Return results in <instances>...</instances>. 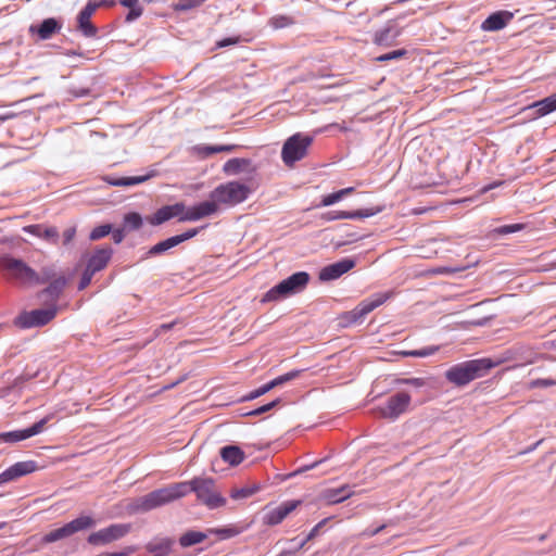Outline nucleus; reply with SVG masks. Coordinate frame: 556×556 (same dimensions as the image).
<instances>
[{
  "label": "nucleus",
  "instance_id": "1",
  "mask_svg": "<svg viewBox=\"0 0 556 556\" xmlns=\"http://www.w3.org/2000/svg\"><path fill=\"white\" fill-rule=\"evenodd\" d=\"M190 492H194L198 501L210 509H215L226 504V498L216 490L214 479L195 477L190 481L172 483L138 497L134 502V509L136 511H149L179 500Z\"/></svg>",
  "mask_w": 556,
  "mask_h": 556
},
{
  "label": "nucleus",
  "instance_id": "2",
  "mask_svg": "<svg viewBox=\"0 0 556 556\" xmlns=\"http://www.w3.org/2000/svg\"><path fill=\"white\" fill-rule=\"evenodd\" d=\"M0 274L8 281L27 287L46 283L52 278L50 268H42L40 273H37L23 260L15 258L10 254L0 256Z\"/></svg>",
  "mask_w": 556,
  "mask_h": 556
},
{
  "label": "nucleus",
  "instance_id": "3",
  "mask_svg": "<svg viewBox=\"0 0 556 556\" xmlns=\"http://www.w3.org/2000/svg\"><path fill=\"white\" fill-rule=\"evenodd\" d=\"M495 365L490 358L466 361L450 367L445 371V379L456 387H464L486 375Z\"/></svg>",
  "mask_w": 556,
  "mask_h": 556
},
{
  "label": "nucleus",
  "instance_id": "4",
  "mask_svg": "<svg viewBox=\"0 0 556 556\" xmlns=\"http://www.w3.org/2000/svg\"><path fill=\"white\" fill-rule=\"evenodd\" d=\"M309 281V275L306 271H298L278 285L269 289L262 298V303L276 302L293 293L304 290Z\"/></svg>",
  "mask_w": 556,
  "mask_h": 556
},
{
  "label": "nucleus",
  "instance_id": "5",
  "mask_svg": "<svg viewBox=\"0 0 556 556\" xmlns=\"http://www.w3.org/2000/svg\"><path fill=\"white\" fill-rule=\"evenodd\" d=\"M251 193V188L239 181H228L217 186L210 194L217 204L235 206L245 201Z\"/></svg>",
  "mask_w": 556,
  "mask_h": 556
},
{
  "label": "nucleus",
  "instance_id": "6",
  "mask_svg": "<svg viewBox=\"0 0 556 556\" xmlns=\"http://www.w3.org/2000/svg\"><path fill=\"white\" fill-rule=\"evenodd\" d=\"M313 138L298 132L286 140L281 150V159L287 166H293L307 155Z\"/></svg>",
  "mask_w": 556,
  "mask_h": 556
},
{
  "label": "nucleus",
  "instance_id": "7",
  "mask_svg": "<svg viewBox=\"0 0 556 556\" xmlns=\"http://www.w3.org/2000/svg\"><path fill=\"white\" fill-rule=\"evenodd\" d=\"M412 402V397L407 392H397L391 395L383 406L378 407L380 417L395 420L402 414L406 413Z\"/></svg>",
  "mask_w": 556,
  "mask_h": 556
},
{
  "label": "nucleus",
  "instance_id": "8",
  "mask_svg": "<svg viewBox=\"0 0 556 556\" xmlns=\"http://www.w3.org/2000/svg\"><path fill=\"white\" fill-rule=\"evenodd\" d=\"M301 503L299 500H292L283 502L274 508L266 506L264 508L263 523L270 527L281 523Z\"/></svg>",
  "mask_w": 556,
  "mask_h": 556
},
{
  "label": "nucleus",
  "instance_id": "9",
  "mask_svg": "<svg viewBox=\"0 0 556 556\" xmlns=\"http://www.w3.org/2000/svg\"><path fill=\"white\" fill-rule=\"evenodd\" d=\"M394 292L393 291H386V292H379L375 293L371 296L359 302L352 311L351 315L354 320L364 318L366 315L371 313L377 307L384 304L388 300L393 298Z\"/></svg>",
  "mask_w": 556,
  "mask_h": 556
},
{
  "label": "nucleus",
  "instance_id": "10",
  "mask_svg": "<svg viewBox=\"0 0 556 556\" xmlns=\"http://www.w3.org/2000/svg\"><path fill=\"white\" fill-rule=\"evenodd\" d=\"M128 525H111L91 533L88 536V543L91 545H104L123 538L129 531Z\"/></svg>",
  "mask_w": 556,
  "mask_h": 556
},
{
  "label": "nucleus",
  "instance_id": "11",
  "mask_svg": "<svg viewBox=\"0 0 556 556\" xmlns=\"http://www.w3.org/2000/svg\"><path fill=\"white\" fill-rule=\"evenodd\" d=\"M53 417V414H49L27 429L2 432L0 433V440L9 443H15L31 438L41 433L45 426L52 420Z\"/></svg>",
  "mask_w": 556,
  "mask_h": 556
},
{
  "label": "nucleus",
  "instance_id": "12",
  "mask_svg": "<svg viewBox=\"0 0 556 556\" xmlns=\"http://www.w3.org/2000/svg\"><path fill=\"white\" fill-rule=\"evenodd\" d=\"M218 211V204L215 200L211 199L208 201H204L193 205L186 211H184L182 216H180L179 220L181 222H195L206 216L213 215Z\"/></svg>",
  "mask_w": 556,
  "mask_h": 556
},
{
  "label": "nucleus",
  "instance_id": "13",
  "mask_svg": "<svg viewBox=\"0 0 556 556\" xmlns=\"http://www.w3.org/2000/svg\"><path fill=\"white\" fill-rule=\"evenodd\" d=\"M102 3L89 1L86 7L79 12L77 16L78 29L86 37H94L97 35V27L91 23V16Z\"/></svg>",
  "mask_w": 556,
  "mask_h": 556
},
{
  "label": "nucleus",
  "instance_id": "14",
  "mask_svg": "<svg viewBox=\"0 0 556 556\" xmlns=\"http://www.w3.org/2000/svg\"><path fill=\"white\" fill-rule=\"evenodd\" d=\"M37 470L34 460L17 462L0 473V484L16 480Z\"/></svg>",
  "mask_w": 556,
  "mask_h": 556
},
{
  "label": "nucleus",
  "instance_id": "15",
  "mask_svg": "<svg viewBox=\"0 0 556 556\" xmlns=\"http://www.w3.org/2000/svg\"><path fill=\"white\" fill-rule=\"evenodd\" d=\"M355 262L351 258H343L337 263L325 266L319 271L321 281H330L340 278L343 274L354 268Z\"/></svg>",
  "mask_w": 556,
  "mask_h": 556
},
{
  "label": "nucleus",
  "instance_id": "16",
  "mask_svg": "<svg viewBox=\"0 0 556 556\" xmlns=\"http://www.w3.org/2000/svg\"><path fill=\"white\" fill-rule=\"evenodd\" d=\"M62 28V23L54 18L49 17L43 20L38 25H30L29 27V34L34 35L36 34L40 40H48L50 39L54 34L59 33Z\"/></svg>",
  "mask_w": 556,
  "mask_h": 556
},
{
  "label": "nucleus",
  "instance_id": "17",
  "mask_svg": "<svg viewBox=\"0 0 556 556\" xmlns=\"http://www.w3.org/2000/svg\"><path fill=\"white\" fill-rule=\"evenodd\" d=\"M381 208H365V210H357L353 212L348 211H330L327 213H324L321 215V219L326 222L337 220V219H357V218H364V217H370L379 213Z\"/></svg>",
  "mask_w": 556,
  "mask_h": 556
},
{
  "label": "nucleus",
  "instance_id": "18",
  "mask_svg": "<svg viewBox=\"0 0 556 556\" xmlns=\"http://www.w3.org/2000/svg\"><path fill=\"white\" fill-rule=\"evenodd\" d=\"M58 308L55 304L47 308L34 309L27 314L25 326L38 327L50 323L56 315Z\"/></svg>",
  "mask_w": 556,
  "mask_h": 556
},
{
  "label": "nucleus",
  "instance_id": "19",
  "mask_svg": "<svg viewBox=\"0 0 556 556\" xmlns=\"http://www.w3.org/2000/svg\"><path fill=\"white\" fill-rule=\"evenodd\" d=\"M185 211L182 203H176L174 205H166L159 208L153 216L150 217L149 222L152 225H161L173 217L179 216Z\"/></svg>",
  "mask_w": 556,
  "mask_h": 556
},
{
  "label": "nucleus",
  "instance_id": "20",
  "mask_svg": "<svg viewBox=\"0 0 556 556\" xmlns=\"http://www.w3.org/2000/svg\"><path fill=\"white\" fill-rule=\"evenodd\" d=\"M153 176H154V173L151 172V173H148V174H144V175L127 176V177H115V176H112V175H106L102 179H103V181H105L110 186L131 187V186H136V185H139V184L146 182L147 180H149Z\"/></svg>",
  "mask_w": 556,
  "mask_h": 556
},
{
  "label": "nucleus",
  "instance_id": "21",
  "mask_svg": "<svg viewBox=\"0 0 556 556\" xmlns=\"http://www.w3.org/2000/svg\"><path fill=\"white\" fill-rule=\"evenodd\" d=\"M23 231L42 238L53 244H56L59 241V231L52 226L48 227L41 224L28 225L23 228Z\"/></svg>",
  "mask_w": 556,
  "mask_h": 556
},
{
  "label": "nucleus",
  "instance_id": "22",
  "mask_svg": "<svg viewBox=\"0 0 556 556\" xmlns=\"http://www.w3.org/2000/svg\"><path fill=\"white\" fill-rule=\"evenodd\" d=\"M513 13L508 11H498L491 14L481 25V28L486 31H495L504 28L506 24L513 18Z\"/></svg>",
  "mask_w": 556,
  "mask_h": 556
},
{
  "label": "nucleus",
  "instance_id": "23",
  "mask_svg": "<svg viewBox=\"0 0 556 556\" xmlns=\"http://www.w3.org/2000/svg\"><path fill=\"white\" fill-rule=\"evenodd\" d=\"M112 253L113 251L109 247L96 250L94 253L90 256L86 268L94 274L102 270L106 267L109 261L111 260Z\"/></svg>",
  "mask_w": 556,
  "mask_h": 556
},
{
  "label": "nucleus",
  "instance_id": "24",
  "mask_svg": "<svg viewBox=\"0 0 556 556\" xmlns=\"http://www.w3.org/2000/svg\"><path fill=\"white\" fill-rule=\"evenodd\" d=\"M52 278L49 279L50 285L40 292V296H48L52 302H55L66 286V279L63 276L54 277V273L51 269Z\"/></svg>",
  "mask_w": 556,
  "mask_h": 556
},
{
  "label": "nucleus",
  "instance_id": "25",
  "mask_svg": "<svg viewBox=\"0 0 556 556\" xmlns=\"http://www.w3.org/2000/svg\"><path fill=\"white\" fill-rule=\"evenodd\" d=\"M238 148L237 144H220V146H195L193 148L194 153L201 157L206 159L215 153L220 152H232Z\"/></svg>",
  "mask_w": 556,
  "mask_h": 556
},
{
  "label": "nucleus",
  "instance_id": "26",
  "mask_svg": "<svg viewBox=\"0 0 556 556\" xmlns=\"http://www.w3.org/2000/svg\"><path fill=\"white\" fill-rule=\"evenodd\" d=\"M220 457L229 465L237 466L243 462L244 453L236 445H227L220 450Z\"/></svg>",
  "mask_w": 556,
  "mask_h": 556
},
{
  "label": "nucleus",
  "instance_id": "27",
  "mask_svg": "<svg viewBox=\"0 0 556 556\" xmlns=\"http://www.w3.org/2000/svg\"><path fill=\"white\" fill-rule=\"evenodd\" d=\"M251 166V161L248 159H230L224 166L223 172L227 175H238L239 173L247 170Z\"/></svg>",
  "mask_w": 556,
  "mask_h": 556
},
{
  "label": "nucleus",
  "instance_id": "28",
  "mask_svg": "<svg viewBox=\"0 0 556 556\" xmlns=\"http://www.w3.org/2000/svg\"><path fill=\"white\" fill-rule=\"evenodd\" d=\"M206 538L207 535L201 531L190 530L179 538V544L182 547H189L202 543Z\"/></svg>",
  "mask_w": 556,
  "mask_h": 556
},
{
  "label": "nucleus",
  "instance_id": "29",
  "mask_svg": "<svg viewBox=\"0 0 556 556\" xmlns=\"http://www.w3.org/2000/svg\"><path fill=\"white\" fill-rule=\"evenodd\" d=\"M353 492L351 491L349 485H343L337 489H330L326 493V498L329 503H340L349 497H351Z\"/></svg>",
  "mask_w": 556,
  "mask_h": 556
},
{
  "label": "nucleus",
  "instance_id": "30",
  "mask_svg": "<svg viewBox=\"0 0 556 556\" xmlns=\"http://www.w3.org/2000/svg\"><path fill=\"white\" fill-rule=\"evenodd\" d=\"M533 108H536L539 116L547 115L556 110V92L543 100L535 102Z\"/></svg>",
  "mask_w": 556,
  "mask_h": 556
},
{
  "label": "nucleus",
  "instance_id": "31",
  "mask_svg": "<svg viewBox=\"0 0 556 556\" xmlns=\"http://www.w3.org/2000/svg\"><path fill=\"white\" fill-rule=\"evenodd\" d=\"M397 33L392 29V27H384L378 31H376L374 37V42L379 46H389L396 38Z\"/></svg>",
  "mask_w": 556,
  "mask_h": 556
},
{
  "label": "nucleus",
  "instance_id": "32",
  "mask_svg": "<svg viewBox=\"0 0 556 556\" xmlns=\"http://www.w3.org/2000/svg\"><path fill=\"white\" fill-rule=\"evenodd\" d=\"M71 535H73L72 530L70 528V525L66 523L63 527L54 529V530L50 531L49 533H47L43 538V541L46 543H52V542H56L59 540L68 538Z\"/></svg>",
  "mask_w": 556,
  "mask_h": 556
},
{
  "label": "nucleus",
  "instance_id": "33",
  "mask_svg": "<svg viewBox=\"0 0 556 556\" xmlns=\"http://www.w3.org/2000/svg\"><path fill=\"white\" fill-rule=\"evenodd\" d=\"M96 521L90 516H80L68 522L72 533L83 531L93 527Z\"/></svg>",
  "mask_w": 556,
  "mask_h": 556
},
{
  "label": "nucleus",
  "instance_id": "34",
  "mask_svg": "<svg viewBox=\"0 0 556 556\" xmlns=\"http://www.w3.org/2000/svg\"><path fill=\"white\" fill-rule=\"evenodd\" d=\"M268 24L274 29H280V28H286V27L294 25L295 21L292 16L278 14V15L270 17L268 21Z\"/></svg>",
  "mask_w": 556,
  "mask_h": 556
},
{
  "label": "nucleus",
  "instance_id": "35",
  "mask_svg": "<svg viewBox=\"0 0 556 556\" xmlns=\"http://www.w3.org/2000/svg\"><path fill=\"white\" fill-rule=\"evenodd\" d=\"M142 226V217L139 213L131 212L124 216V228L128 231L137 230Z\"/></svg>",
  "mask_w": 556,
  "mask_h": 556
},
{
  "label": "nucleus",
  "instance_id": "36",
  "mask_svg": "<svg viewBox=\"0 0 556 556\" xmlns=\"http://www.w3.org/2000/svg\"><path fill=\"white\" fill-rule=\"evenodd\" d=\"M176 245H178V244H177V242H176L175 237H170V238H168V239H166V240H163V241H161V242L156 243L155 245H153V247L149 250L148 254H149V255H156V254H161V253H164V252H166L167 250H169V249H172V248H174V247H176Z\"/></svg>",
  "mask_w": 556,
  "mask_h": 556
},
{
  "label": "nucleus",
  "instance_id": "37",
  "mask_svg": "<svg viewBox=\"0 0 556 556\" xmlns=\"http://www.w3.org/2000/svg\"><path fill=\"white\" fill-rule=\"evenodd\" d=\"M438 351H439V346L431 345V346L422 348L420 350L404 351V352H401V354L403 356H409V357H427V356L433 355Z\"/></svg>",
  "mask_w": 556,
  "mask_h": 556
},
{
  "label": "nucleus",
  "instance_id": "38",
  "mask_svg": "<svg viewBox=\"0 0 556 556\" xmlns=\"http://www.w3.org/2000/svg\"><path fill=\"white\" fill-rule=\"evenodd\" d=\"M206 0H177L173 4L175 11H188L200 7Z\"/></svg>",
  "mask_w": 556,
  "mask_h": 556
},
{
  "label": "nucleus",
  "instance_id": "39",
  "mask_svg": "<svg viewBox=\"0 0 556 556\" xmlns=\"http://www.w3.org/2000/svg\"><path fill=\"white\" fill-rule=\"evenodd\" d=\"M302 370H291L285 375H281L275 379H273L270 382L274 384V388L278 387V386H281L286 382H289L298 377H300Z\"/></svg>",
  "mask_w": 556,
  "mask_h": 556
},
{
  "label": "nucleus",
  "instance_id": "40",
  "mask_svg": "<svg viewBox=\"0 0 556 556\" xmlns=\"http://www.w3.org/2000/svg\"><path fill=\"white\" fill-rule=\"evenodd\" d=\"M112 231V227L109 224L100 225L92 229V231L89 235L90 240L96 241L101 238H104Z\"/></svg>",
  "mask_w": 556,
  "mask_h": 556
},
{
  "label": "nucleus",
  "instance_id": "41",
  "mask_svg": "<svg viewBox=\"0 0 556 556\" xmlns=\"http://www.w3.org/2000/svg\"><path fill=\"white\" fill-rule=\"evenodd\" d=\"M257 490H258V488H241V489H233V490L230 492V496H231V498H233V500L247 498V497H249V496L253 495Z\"/></svg>",
  "mask_w": 556,
  "mask_h": 556
},
{
  "label": "nucleus",
  "instance_id": "42",
  "mask_svg": "<svg viewBox=\"0 0 556 556\" xmlns=\"http://www.w3.org/2000/svg\"><path fill=\"white\" fill-rule=\"evenodd\" d=\"M407 51L405 49L394 50L384 54H381L376 58L378 62H388L392 60H397L406 55Z\"/></svg>",
  "mask_w": 556,
  "mask_h": 556
},
{
  "label": "nucleus",
  "instance_id": "43",
  "mask_svg": "<svg viewBox=\"0 0 556 556\" xmlns=\"http://www.w3.org/2000/svg\"><path fill=\"white\" fill-rule=\"evenodd\" d=\"M525 228L523 224H511V225H504L495 229V232L502 236L509 235L513 232L520 231Z\"/></svg>",
  "mask_w": 556,
  "mask_h": 556
},
{
  "label": "nucleus",
  "instance_id": "44",
  "mask_svg": "<svg viewBox=\"0 0 556 556\" xmlns=\"http://www.w3.org/2000/svg\"><path fill=\"white\" fill-rule=\"evenodd\" d=\"M271 389H274V384L269 381V382L265 383L264 386L257 388L256 390L252 391L249 395L245 396V400H253L258 396H262L265 393H267L268 391H270Z\"/></svg>",
  "mask_w": 556,
  "mask_h": 556
},
{
  "label": "nucleus",
  "instance_id": "45",
  "mask_svg": "<svg viewBox=\"0 0 556 556\" xmlns=\"http://www.w3.org/2000/svg\"><path fill=\"white\" fill-rule=\"evenodd\" d=\"M340 200H342L341 194L339 191H336V192H332L330 194L323 197L320 205L321 206H330V205L339 202Z\"/></svg>",
  "mask_w": 556,
  "mask_h": 556
},
{
  "label": "nucleus",
  "instance_id": "46",
  "mask_svg": "<svg viewBox=\"0 0 556 556\" xmlns=\"http://www.w3.org/2000/svg\"><path fill=\"white\" fill-rule=\"evenodd\" d=\"M279 403H280V400L276 399V400L271 401L268 404H265L263 406L257 407L256 409L252 410L250 414L251 415H255V416L262 415L264 413H267L271 408L276 407Z\"/></svg>",
  "mask_w": 556,
  "mask_h": 556
},
{
  "label": "nucleus",
  "instance_id": "47",
  "mask_svg": "<svg viewBox=\"0 0 556 556\" xmlns=\"http://www.w3.org/2000/svg\"><path fill=\"white\" fill-rule=\"evenodd\" d=\"M198 232H199V230L197 228H193V229H189L188 231H186L181 235H177L174 237L176 239L177 244H180V243L195 237L198 235Z\"/></svg>",
  "mask_w": 556,
  "mask_h": 556
},
{
  "label": "nucleus",
  "instance_id": "48",
  "mask_svg": "<svg viewBox=\"0 0 556 556\" xmlns=\"http://www.w3.org/2000/svg\"><path fill=\"white\" fill-rule=\"evenodd\" d=\"M93 275H94V273H92L88 268H86L81 276L78 289L84 290L85 288H87L90 285Z\"/></svg>",
  "mask_w": 556,
  "mask_h": 556
},
{
  "label": "nucleus",
  "instance_id": "49",
  "mask_svg": "<svg viewBox=\"0 0 556 556\" xmlns=\"http://www.w3.org/2000/svg\"><path fill=\"white\" fill-rule=\"evenodd\" d=\"M142 12H143V9L140 4H138L134 8H130L128 14L126 15V21L132 22V21L137 20L138 17H140L142 15Z\"/></svg>",
  "mask_w": 556,
  "mask_h": 556
},
{
  "label": "nucleus",
  "instance_id": "50",
  "mask_svg": "<svg viewBox=\"0 0 556 556\" xmlns=\"http://www.w3.org/2000/svg\"><path fill=\"white\" fill-rule=\"evenodd\" d=\"M328 521V519H323L321 521H319L311 531L309 533L307 534L306 536V541H311L313 540L318 533H319V530L326 525V522Z\"/></svg>",
  "mask_w": 556,
  "mask_h": 556
},
{
  "label": "nucleus",
  "instance_id": "51",
  "mask_svg": "<svg viewBox=\"0 0 556 556\" xmlns=\"http://www.w3.org/2000/svg\"><path fill=\"white\" fill-rule=\"evenodd\" d=\"M401 382L405 383V384H410V386H414L417 388H421L425 386V380L422 378H407V379H402Z\"/></svg>",
  "mask_w": 556,
  "mask_h": 556
},
{
  "label": "nucleus",
  "instance_id": "52",
  "mask_svg": "<svg viewBox=\"0 0 556 556\" xmlns=\"http://www.w3.org/2000/svg\"><path fill=\"white\" fill-rule=\"evenodd\" d=\"M76 235V229L75 227H70L67 228L66 230H64L63 232V243L64 244H68L75 237Z\"/></svg>",
  "mask_w": 556,
  "mask_h": 556
},
{
  "label": "nucleus",
  "instance_id": "53",
  "mask_svg": "<svg viewBox=\"0 0 556 556\" xmlns=\"http://www.w3.org/2000/svg\"><path fill=\"white\" fill-rule=\"evenodd\" d=\"M457 271H459L458 268H452V267H445V266H441V267H437V268L432 269V274H435V275L454 274Z\"/></svg>",
  "mask_w": 556,
  "mask_h": 556
},
{
  "label": "nucleus",
  "instance_id": "54",
  "mask_svg": "<svg viewBox=\"0 0 556 556\" xmlns=\"http://www.w3.org/2000/svg\"><path fill=\"white\" fill-rule=\"evenodd\" d=\"M125 231L126 229L123 227L121 229H115L112 232V239L115 243H121L125 238Z\"/></svg>",
  "mask_w": 556,
  "mask_h": 556
},
{
  "label": "nucleus",
  "instance_id": "55",
  "mask_svg": "<svg viewBox=\"0 0 556 556\" xmlns=\"http://www.w3.org/2000/svg\"><path fill=\"white\" fill-rule=\"evenodd\" d=\"M239 40H240L239 37L225 38L223 40L217 41L216 46L218 48H224V47H227V46H230V45H236V43L239 42Z\"/></svg>",
  "mask_w": 556,
  "mask_h": 556
},
{
  "label": "nucleus",
  "instance_id": "56",
  "mask_svg": "<svg viewBox=\"0 0 556 556\" xmlns=\"http://www.w3.org/2000/svg\"><path fill=\"white\" fill-rule=\"evenodd\" d=\"M308 541H306V538L299 543L298 547L293 551H282L279 556H291V555H294L298 551L302 549L305 544L307 543Z\"/></svg>",
  "mask_w": 556,
  "mask_h": 556
},
{
  "label": "nucleus",
  "instance_id": "57",
  "mask_svg": "<svg viewBox=\"0 0 556 556\" xmlns=\"http://www.w3.org/2000/svg\"><path fill=\"white\" fill-rule=\"evenodd\" d=\"M386 528L384 525L374 529V530H365L364 532H362V536H367V538H371V536H375L377 535L379 532H381L383 529Z\"/></svg>",
  "mask_w": 556,
  "mask_h": 556
},
{
  "label": "nucleus",
  "instance_id": "58",
  "mask_svg": "<svg viewBox=\"0 0 556 556\" xmlns=\"http://www.w3.org/2000/svg\"><path fill=\"white\" fill-rule=\"evenodd\" d=\"M211 532L223 535L224 538H230V536L235 535V531L231 529H217V530H211Z\"/></svg>",
  "mask_w": 556,
  "mask_h": 556
},
{
  "label": "nucleus",
  "instance_id": "59",
  "mask_svg": "<svg viewBox=\"0 0 556 556\" xmlns=\"http://www.w3.org/2000/svg\"><path fill=\"white\" fill-rule=\"evenodd\" d=\"M119 3L126 8H134L139 4V0H119Z\"/></svg>",
  "mask_w": 556,
  "mask_h": 556
},
{
  "label": "nucleus",
  "instance_id": "60",
  "mask_svg": "<svg viewBox=\"0 0 556 556\" xmlns=\"http://www.w3.org/2000/svg\"><path fill=\"white\" fill-rule=\"evenodd\" d=\"M174 324L175 323H169V324H163L161 325L157 329H156V334H160L161 331H166V330H169L174 327Z\"/></svg>",
  "mask_w": 556,
  "mask_h": 556
},
{
  "label": "nucleus",
  "instance_id": "61",
  "mask_svg": "<svg viewBox=\"0 0 556 556\" xmlns=\"http://www.w3.org/2000/svg\"><path fill=\"white\" fill-rule=\"evenodd\" d=\"M130 552H131V549H129L127 552H119V553H104V554H101L98 556H128Z\"/></svg>",
  "mask_w": 556,
  "mask_h": 556
},
{
  "label": "nucleus",
  "instance_id": "62",
  "mask_svg": "<svg viewBox=\"0 0 556 556\" xmlns=\"http://www.w3.org/2000/svg\"><path fill=\"white\" fill-rule=\"evenodd\" d=\"M339 192L341 194V198L343 199L345 195L353 193L354 188L353 187L344 188V189L339 190Z\"/></svg>",
  "mask_w": 556,
  "mask_h": 556
},
{
  "label": "nucleus",
  "instance_id": "63",
  "mask_svg": "<svg viewBox=\"0 0 556 556\" xmlns=\"http://www.w3.org/2000/svg\"><path fill=\"white\" fill-rule=\"evenodd\" d=\"M181 381H182V379L177 380L176 382H173V383H170V384H168V386L163 387V389H162V390H169V389L174 388L175 386H177V384H178L179 382H181Z\"/></svg>",
  "mask_w": 556,
  "mask_h": 556
},
{
  "label": "nucleus",
  "instance_id": "64",
  "mask_svg": "<svg viewBox=\"0 0 556 556\" xmlns=\"http://www.w3.org/2000/svg\"><path fill=\"white\" fill-rule=\"evenodd\" d=\"M99 3H102L100 7H102V5H114V1H108V0H102Z\"/></svg>",
  "mask_w": 556,
  "mask_h": 556
}]
</instances>
